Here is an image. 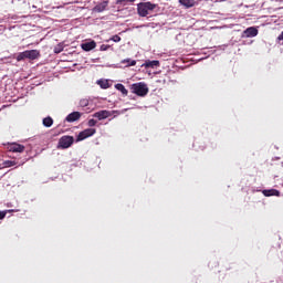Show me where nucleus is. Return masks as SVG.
<instances>
[{
    "label": "nucleus",
    "mask_w": 283,
    "mask_h": 283,
    "mask_svg": "<svg viewBox=\"0 0 283 283\" xmlns=\"http://www.w3.org/2000/svg\"><path fill=\"white\" fill-rule=\"evenodd\" d=\"M8 149L9 151H13L14 154H23V151H25V146L13 143L8 146Z\"/></svg>",
    "instance_id": "obj_6"
},
{
    "label": "nucleus",
    "mask_w": 283,
    "mask_h": 283,
    "mask_svg": "<svg viewBox=\"0 0 283 283\" xmlns=\"http://www.w3.org/2000/svg\"><path fill=\"white\" fill-rule=\"evenodd\" d=\"M107 6H109V1H104L95 6L94 10L95 12H105V10L107 9Z\"/></svg>",
    "instance_id": "obj_12"
},
{
    "label": "nucleus",
    "mask_w": 283,
    "mask_h": 283,
    "mask_svg": "<svg viewBox=\"0 0 283 283\" xmlns=\"http://www.w3.org/2000/svg\"><path fill=\"white\" fill-rule=\"evenodd\" d=\"M81 48L84 52H92V50L96 49V41L92 40L91 42L82 43Z\"/></svg>",
    "instance_id": "obj_10"
},
{
    "label": "nucleus",
    "mask_w": 283,
    "mask_h": 283,
    "mask_svg": "<svg viewBox=\"0 0 283 283\" xmlns=\"http://www.w3.org/2000/svg\"><path fill=\"white\" fill-rule=\"evenodd\" d=\"M262 193L266 198H271V196L280 197V190H277V189L263 190Z\"/></svg>",
    "instance_id": "obj_11"
},
{
    "label": "nucleus",
    "mask_w": 283,
    "mask_h": 283,
    "mask_svg": "<svg viewBox=\"0 0 283 283\" xmlns=\"http://www.w3.org/2000/svg\"><path fill=\"white\" fill-rule=\"evenodd\" d=\"M43 125L44 127H52V125H54V119H52V117H45L43 118Z\"/></svg>",
    "instance_id": "obj_18"
},
{
    "label": "nucleus",
    "mask_w": 283,
    "mask_h": 283,
    "mask_svg": "<svg viewBox=\"0 0 283 283\" xmlns=\"http://www.w3.org/2000/svg\"><path fill=\"white\" fill-rule=\"evenodd\" d=\"M179 3L185 8H193V6H196V0H179Z\"/></svg>",
    "instance_id": "obj_14"
},
{
    "label": "nucleus",
    "mask_w": 283,
    "mask_h": 283,
    "mask_svg": "<svg viewBox=\"0 0 283 283\" xmlns=\"http://www.w3.org/2000/svg\"><path fill=\"white\" fill-rule=\"evenodd\" d=\"M94 134H96L95 128H86L77 135L76 143H81V140H85V138H90L94 136Z\"/></svg>",
    "instance_id": "obj_5"
},
{
    "label": "nucleus",
    "mask_w": 283,
    "mask_h": 283,
    "mask_svg": "<svg viewBox=\"0 0 283 283\" xmlns=\"http://www.w3.org/2000/svg\"><path fill=\"white\" fill-rule=\"evenodd\" d=\"M258 33L259 31H258V28L255 27H250L243 31V34L244 36H247V39H252L253 36H258Z\"/></svg>",
    "instance_id": "obj_8"
},
{
    "label": "nucleus",
    "mask_w": 283,
    "mask_h": 283,
    "mask_svg": "<svg viewBox=\"0 0 283 283\" xmlns=\"http://www.w3.org/2000/svg\"><path fill=\"white\" fill-rule=\"evenodd\" d=\"M109 48H112V45H109V44H102L99 46V50H101V52H107V50H109Z\"/></svg>",
    "instance_id": "obj_20"
},
{
    "label": "nucleus",
    "mask_w": 283,
    "mask_h": 283,
    "mask_svg": "<svg viewBox=\"0 0 283 283\" xmlns=\"http://www.w3.org/2000/svg\"><path fill=\"white\" fill-rule=\"evenodd\" d=\"M81 116H83V113L73 112L65 117V120L66 123H76V120H81Z\"/></svg>",
    "instance_id": "obj_7"
},
{
    "label": "nucleus",
    "mask_w": 283,
    "mask_h": 283,
    "mask_svg": "<svg viewBox=\"0 0 283 283\" xmlns=\"http://www.w3.org/2000/svg\"><path fill=\"white\" fill-rule=\"evenodd\" d=\"M122 64L126 65V67H134V65H136V60L125 59L122 60Z\"/></svg>",
    "instance_id": "obj_15"
},
{
    "label": "nucleus",
    "mask_w": 283,
    "mask_h": 283,
    "mask_svg": "<svg viewBox=\"0 0 283 283\" xmlns=\"http://www.w3.org/2000/svg\"><path fill=\"white\" fill-rule=\"evenodd\" d=\"M4 165H6V167H14V165H17V161H14V160H7V161H4Z\"/></svg>",
    "instance_id": "obj_21"
},
{
    "label": "nucleus",
    "mask_w": 283,
    "mask_h": 283,
    "mask_svg": "<svg viewBox=\"0 0 283 283\" xmlns=\"http://www.w3.org/2000/svg\"><path fill=\"white\" fill-rule=\"evenodd\" d=\"M56 1H61V0H53L54 6H56Z\"/></svg>",
    "instance_id": "obj_27"
},
{
    "label": "nucleus",
    "mask_w": 283,
    "mask_h": 283,
    "mask_svg": "<svg viewBox=\"0 0 283 283\" xmlns=\"http://www.w3.org/2000/svg\"><path fill=\"white\" fill-rule=\"evenodd\" d=\"M109 116H112L109 111H99L93 115V117L97 118L98 120H105V118H109Z\"/></svg>",
    "instance_id": "obj_9"
},
{
    "label": "nucleus",
    "mask_w": 283,
    "mask_h": 283,
    "mask_svg": "<svg viewBox=\"0 0 283 283\" xmlns=\"http://www.w3.org/2000/svg\"><path fill=\"white\" fill-rule=\"evenodd\" d=\"M81 105H82L83 107H86L87 101H85V99L81 101Z\"/></svg>",
    "instance_id": "obj_26"
},
{
    "label": "nucleus",
    "mask_w": 283,
    "mask_h": 283,
    "mask_svg": "<svg viewBox=\"0 0 283 283\" xmlns=\"http://www.w3.org/2000/svg\"><path fill=\"white\" fill-rule=\"evenodd\" d=\"M133 94H136V96H147L149 94V87H147V84L145 82H138L132 85Z\"/></svg>",
    "instance_id": "obj_3"
},
{
    "label": "nucleus",
    "mask_w": 283,
    "mask_h": 283,
    "mask_svg": "<svg viewBox=\"0 0 283 283\" xmlns=\"http://www.w3.org/2000/svg\"><path fill=\"white\" fill-rule=\"evenodd\" d=\"M125 1H127V3H134L136 0H117L116 3L117 6H120V3H125Z\"/></svg>",
    "instance_id": "obj_23"
},
{
    "label": "nucleus",
    "mask_w": 283,
    "mask_h": 283,
    "mask_svg": "<svg viewBox=\"0 0 283 283\" xmlns=\"http://www.w3.org/2000/svg\"><path fill=\"white\" fill-rule=\"evenodd\" d=\"M115 88H117V91L120 92L123 96H127V94H129V92L127 91V88H125V85L123 84H116Z\"/></svg>",
    "instance_id": "obj_16"
},
{
    "label": "nucleus",
    "mask_w": 283,
    "mask_h": 283,
    "mask_svg": "<svg viewBox=\"0 0 283 283\" xmlns=\"http://www.w3.org/2000/svg\"><path fill=\"white\" fill-rule=\"evenodd\" d=\"M146 67H158V65H160V62L159 61H146L145 64H144Z\"/></svg>",
    "instance_id": "obj_17"
},
{
    "label": "nucleus",
    "mask_w": 283,
    "mask_h": 283,
    "mask_svg": "<svg viewBox=\"0 0 283 283\" xmlns=\"http://www.w3.org/2000/svg\"><path fill=\"white\" fill-rule=\"evenodd\" d=\"M70 3H76V0H60V1H55V8H63L64 6H70Z\"/></svg>",
    "instance_id": "obj_13"
},
{
    "label": "nucleus",
    "mask_w": 283,
    "mask_h": 283,
    "mask_svg": "<svg viewBox=\"0 0 283 283\" xmlns=\"http://www.w3.org/2000/svg\"><path fill=\"white\" fill-rule=\"evenodd\" d=\"M41 57V52L39 50H27L24 52H20L17 55L18 63L21 61H25V59H29V61H36V59Z\"/></svg>",
    "instance_id": "obj_1"
},
{
    "label": "nucleus",
    "mask_w": 283,
    "mask_h": 283,
    "mask_svg": "<svg viewBox=\"0 0 283 283\" xmlns=\"http://www.w3.org/2000/svg\"><path fill=\"white\" fill-rule=\"evenodd\" d=\"M96 123H97L96 119H90L87 125L88 127H96Z\"/></svg>",
    "instance_id": "obj_24"
},
{
    "label": "nucleus",
    "mask_w": 283,
    "mask_h": 283,
    "mask_svg": "<svg viewBox=\"0 0 283 283\" xmlns=\"http://www.w3.org/2000/svg\"><path fill=\"white\" fill-rule=\"evenodd\" d=\"M97 84L99 87H102V90H108L109 87V82L107 80H99L97 81Z\"/></svg>",
    "instance_id": "obj_19"
},
{
    "label": "nucleus",
    "mask_w": 283,
    "mask_h": 283,
    "mask_svg": "<svg viewBox=\"0 0 283 283\" xmlns=\"http://www.w3.org/2000/svg\"><path fill=\"white\" fill-rule=\"evenodd\" d=\"M158 8V4L151 2H139L137 4V14L140 17H147L149 12H154Z\"/></svg>",
    "instance_id": "obj_2"
},
{
    "label": "nucleus",
    "mask_w": 283,
    "mask_h": 283,
    "mask_svg": "<svg viewBox=\"0 0 283 283\" xmlns=\"http://www.w3.org/2000/svg\"><path fill=\"white\" fill-rule=\"evenodd\" d=\"M74 145V137L64 135L59 139L57 149H70Z\"/></svg>",
    "instance_id": "obj_4"
},
{
    "label": "nucleus",
    "mask_w": 283,
    "mask_h": 283,
    "mask_svg": "<svg viewBox=\"0 0 283 283\" xmlns=\"http://www.w3.org/2000/svg\"><path fill=\"white\" fill-rule=\"evenodd\" d=\"M3 218H6V212L0 211V220H3Z\"/></svg>",
    "instance_id": "obj_25"
},
{
    "label": "nucleus",
    "mask_w": 283,
    "mask_h": 283,
    "mask_svg": "<svg viewBox=\"0 0 283 283\" xmlns=\"http://www.w3.org/2000/svg\"><path fill=\"white\" fill-rule=\"evenodd\" d=\"M109 41H114V43H120V36L119 35H113Z\"/></svg>",
    "instance_id": "obj_22"
}]
</instances>
